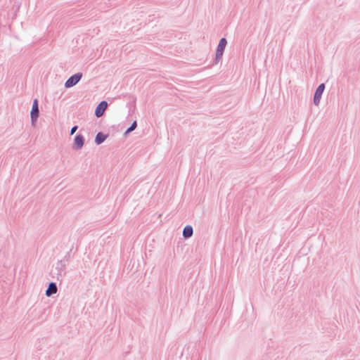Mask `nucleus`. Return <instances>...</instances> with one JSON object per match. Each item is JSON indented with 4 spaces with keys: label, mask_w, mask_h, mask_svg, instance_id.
Here are the masks:
<instances>
[{
    "label": "nucleus",
    "mask_w": 360,
    "mask_h": 360,
    "mask_svg": "<svg viewBox=\"0 0 360 360\" xmlns=\"http://www.w3.org/2000/svg\"><path fill=\"white\" fill-rule=\"evenodd\" d=\"M108 106V103L106 101H101L96 108L95 115L96 117H100L103 115L105 110Z\"/></svg>",
    "instance_id": "4"
},
{
    "label": "nucleus",
    "mask_w": 360,
    "mask_h": 360,
    "mask_svg": "<svg viewBox=\"0 0 360 360\" xmlns=\"http://www.w3.org/2000/svg\"><path fill=\"white\" fill-rule=\"evenodd\" d=\"M77 129V126L73 127L72 128V129H71L70 134H73L76 131Z\"/></svg>",
    "instance_id": "11"
},
{
    "label": "nucleus",
    "mask_w": 360,
    "mask_h": 360,
    "mask_svg": "<svg viewBox=\"0 0 360 360\" xmlns=\"http://www.w3.org/2000/svg\"><path fill=\"white\" fill-rule=\"evenodd\" d=\"M39 108H38V101L35 98L33 101L32 108L31 110V118L32 122L35 121L38 117Z\"/></svg>",
    "instance_id": "5"
},
{
    "label": "nucleus",
    "mask_w": 360,
    "mask_h": 360,
    "mask_svg": "<svg viewBox=\"0 0 360 360\" xmlns=\"http://www.w3.org/2000/svg\"><path fill=\"white\" fill-rule=\"evenodd\" d=\"M82 73H76L71 76L65 82V86L66 88H70L75 86L82 78Z\"/></svg>",
    "instance_id": "1"
},
{
    "label": "nucleus",
    "mask_w": 360,
    "mask_h": 360,
    "mask_svg": "<svg viewBox=\"0 0 360 360\" xmlns=\"http://www.w3.org/2000/svg\"><path fill=\"white\" fill-rule=\"evenodd\" d=\"M74 144L77 148H80L84 145V137L82 135H77L75 138Z\"/></svg>",
    "instance_id": "7"
},
{
    "label": "nucleus",
    "mask_w": 360,
    "mask_h": 360,
    "mask_svg": "<svg viewBox=\"0 0 360 360\" xmlns=\"http://www.w3.org/2000/svg\"><path fill=\"white\" fill-rule=\"evenodd\" d=\"M226 45V40L224 38L221 39L219 41L217 52H216V57L217 59L220 58L224 53V50L225 49V46Z\"/></svg>",
    "instance_id": "2"
},
{
    "label": "nucleus",
    "mask_w": 360,
    "mask_h": 360,
    "mask_svg": "<svg viewBox=\"0 0 360 360\" xmlns=\"http://www.w3.org/2000/svg\"><path fill=\"white\" fill-rule=\"evenodd\" d=\"M136 127V122L134 121L132 124L131 125V127L127 130V133L128 132H130L131 131H133L134 129H135V128Z\"/></svg>",
    "instance_id": "10"
},
{
    "label": "nucleus",
    "mask_w": 360,
    "mask_h": 360,
    "mask_svg": "<svg viewBox=\"0 0 360 360\" xmlns=\"http://www.w3.org/2000/svg\"><path fill=\"white\" fill-rule=\"evenodd\" d=\"M105 139V136L103 135L102 133L97 134L95 141L97 144L101 143Z\"/></svg>",
    "instance_id": "9"
},
{
    "label": "nucleus",
    "mask_w": 360,
    "mask_h": 360,
    "mask_svg": "<svg viewBox=\"0 0 360 360\" xmlns=\"http://www.w3.org/2000/svg\"><path fill=\"white\" fill-rule=\"evenodd\" d=\"M56 292H57L56 285L54 283H51L49 285L48 289L46 291V295L48 297H49L51 295L56 293Z\"/></svg>",
    "instance_id": "6"
},
{
    "label": "nucleus",
    "mask_w": 360,
    "mask_h": 360,
    "mask_svg": "<svg viewBox=\"0 0 360 360\" xmlns=\"http://www.w3.org/2000/svg\"><path fill=\"white\" fill-rule=\"evenodd\" d=\"M193 234V229L191 226H187L184 228L183 235L185 238H188Z\"/></svg>",
    "instance_id": "8"
},
{
    "label": "nucleus",
    "mask_w": 360,
    "mask_h": 360,
    "mask_svg": "<svg viewBox=\"0 0 360 360\" xmlns=\"http://www.w3.org/2000/svg\"><path fill=\"white\" fill-rule=\"evenodd\" d=\"M324 89H325L324 84H321L316 89V92L314 94V102L316 105L319 104Z\"/></svg>",
    "instance_id": "3"
}]
</instances>
